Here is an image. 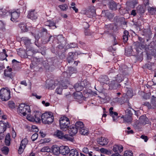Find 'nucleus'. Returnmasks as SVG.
Returning <instances> with one entry per match:
<instances>
[{
  "mask_svg": "<svg viewBox=\"0 0 156 156\" xmlns=\"http://www.w3.org/2000/svg\"><path fill=\"white\" fill-rule=\"evenodd\" d=\"M3 53H0V56H4V58H1V59L2 60H4L6 59L7 61V60L6 59V57L8 56L6 54V51L5 49H3Z\"/></svg>",
  "mask_w": 156,
  "mask_h": 156,
  "instance_id": "c03bdc74",
  "label": "nucleus"
},
{
  "mask_svg": "<svg viewBox=\"0 0 156 156\" xmlns=\"http://www.w3.org/2000/svg\"><path fill=\"white\" fill-rule=\"evenodd\" d=\"M118 4L113 0H111L108 2V5L109 9L113 11H116L117 9Z\"/></svg>",
  "mask_w": 156,
  "mask_h": 156,
  "instance_id": "ddd939ff",
  "label": "nucleus"
},
{
  "mask_svg": "<svg viewBox=\"0 0 156 156\" xmlns=\"http://www.w3.org/2000/svg\"><path fill=\"white\" fill-rule=\"evenodd\" d=\"M59 7L63 11L66 10L68 7L67 5L66 4L61 5H59Z\"/></svg>",
  "mask_w": 156,
  "mask_h": 156,
  "instance_id": "bf43d9fd",
  "label": "nucleus"
},
{
  "mask_svg": "<svg viewBox=\"0 0 156 156\" xmlns=\"http://www.w3.org/2000/svg\"><path fill=\"white\" fill-rule=\"evenodd\" d=\"M54 116L52 115H51L48 119H46V120L43 119V123L45 124H50L54 121Z\"/></svg>",
  "mask_w": 156,
  "mask_h": 156,
  "instance_id": "393cba45",
  "label": "nucleus"
},
{
  "mask_svg": "<svg viewBox=\"0 0 156 156\" xmlns=\"http://www.w3.org/2000/svg\"><path fill=\"white\" fill-rule=\"evenodd\" d=\"M105 27L107 30L111 29L113 27V25L111 23L107 25L105 24Z\"/></svg>",
  "mask_w": 156,
  "mask_h": 156,
  "instance_id": "338daca9",
  "label": "nucleus"
},
{
  "mask_svg": "<svg viewBox=\"0 0 156 156\" xmlns=\"http://www.w3.org/2000/svg\"><path fill=\"white\" fill-rule=\"evenodd\" d=\"M133 153L131 151H126L124 153V156H133Z\"/></svg>",
  "mask_w": 156,
  "mask_h": 156,
  "instance_id": "6e6d98bb",
  "label": "nucleus"
},
{
  "mask_svg": "<svg viewBox=\"0 0 156 156\" xmlns=\"http://www.w3.org/2000/svg\"><path fill=\"white\" fill-rule=\"evenodd\" d=\"M148 10L152 14H156V8L151 7L148 9Z\"/></svg>",
  "mask_w": 156,
  "mask_h": 156,
  "instance_id": "4d7b16f0",
  "label": "nucleus"
},
{
  "mask_svg": "<svg viewBox=\"0 0 156 156\" xmlns=\"http://www.w3.org/2000/svg\"><path fill=\"white\" fill-rule=\"evenodd\" d=\"M40 34L41 37V41L43 44H46L51 41H53L54 38V36L48 33L47 30L45 28H43L41 29Z\"/></svg>",
  "mask_w": 156,
  "mask_h": 156,
  "instance_id": "f257e3e1",
  "label": "nucleus"
},
{
  "mask_svg": "<svg viewBox=\"0 0 156 156\" xmlns=\"http://www.w3.org/2000/svg\"><path fill=\"white\" fill-rule=\"evenodd\" d=\"M51 115H52V114H50L47 112L43 114L41 116V119L42 122H43V119L45 120L46 119H48L50 116H51Z\"/></svg>",
  "mask_w": 156,
  "mask_h": 156,
  "instance_id": "a19ab883",
  "label": "nucleus"
},
{
  "mask_svg": "<svg viewBox=\"0 0 156 156\" xmlns=\"http://www.w3.org/2000/svg\"><path fill=\"white\" fill-rule=\"evenodd\" d=\"M62 86L60 85L57 88L56 92L58 94H61L62 93V91L63 88H62Z\"/></svg>",
  "mask_w": 156,
  "mask_h": 156,
  "instance_id": "3c124183",
  "label": "nucleus"
},
{
  "mask_svg": "<svg viewBox=\"0 0 156 156\" xmlns=\"http://www.w3.org/2000/svg\"><path fill=\"white\" fill-rule=\"evenodd\" d=\"M69 132L72 135H74L78 132L77 128L75 127L74 125H72L69 126V128H68Z\"/></svg>",
  "mask_w": 156,
  "mask_h": 156,
  "instance_id": "4be33fe9",
  "label": "nucleus"
},
{
  "mask_svg": "<svg viewBox=\"0 0 156 156\" xmlns=\"http://www.w3.org/2000/svg\"><path fill=\"white\" fill-rule=\"evenodd\" d=\"M68 71L70 74H73L77 72L76 69L72 67H70L68 68Z\"/></svg>",
  "mask_w": 156,
  "mask_h": 156,
  "instance_id": "09e8293b",
  "label": "nucleus"
},
{
  "mask_svg": "<svg viewBox=\"0 0 156 156\" xmlns=\"http://www.w3.org/2000/svg\"><path fill=\"white\" fill-rule=\"evenodd\" d=\"M20 13V9H18L16 11L11 12V21L14 22L19 17Z\"/></svg>",
  "mask_w": 156,
  "mask_h": 156,
  "instance_id": "9d476101",
  "label": "nucleus"
},
{
  "mask_svg": "<svg viewBox=\"0 0 156 156\" xmlns=\"http://www.w3.org/2000/svg\"><path fill=\"white\" fill-rule=\"evenodd\" d=\"M97 140L99 144L102 146L107 145L108 143V140L103 137H101L100 138L97 139Z\"/></svg>",
  "mask_w": 156,
  "mask_h": 156,
  "instance_id": "5701e85b",
  "label": "nucleus"
},
{
  "mask_svg": "<svg viewBox=\"0 0 156 156\" xmlns=\"http://www.w3.org/2000/svg\"><path fill=\"white\" fill-rule=\"evenodd\" d=\"M82 83L79 82L75 84L74 88L76 92H79L83 89L84 87L82 84Z\"/></svg>",
  "mask_w": 156,
  "mask_h": 156,
  "instance_id": "b1692460",
  "label": "nucleus"
},
{
  "mask_svg": "<svg viewBox=\"0 0 156 156\" xmlns=\"http://www.w3.org/2000/svg\"><path fill=\"white\" fill-rule=\"evenodd\" d=\"M1 151L3 154L6 155L8 154L9 151V149L7 147L4 146L2 148Z\"/></svg>",
  "mask_w": 156,
  "mask_h": 156,
  "instance_id": "a18cd8bd",
  "label": "nucleus"
},
{
  "mask_svg": "<svg viewBox=\"0 0 156 156\" xmlns=\"http://www.w3.org/2000/svg\"><path fill=\"white\" fill-rule=\"evenodd\" d=\"M60 147H59L56 145H53L51 147V151L53 154L56 155H58L60 154Z\"/></svg>",
  "mask_w": 156,
  "mask_h": 156,
  "instance_id": "6ab92c4d",
  "label": "nucleus"
},
{
  "mask_svg": "<svg viewBox=\"0 0 156 156\" xmlns=\"http://www.w3.org/2000/svg\"><path fill=\"white\" fill-rule=\"evenodd\" d=\"M54 133L55 135H56L57 137L61 139H62V137L64 135L63 132L58 130H57Z\"/></svg>",
  "mask_w": 156,
  "mask_h": 156,
  "instance_id": "e433bc0d",
  "label": "nucleus"
},
{
  "mask_svg": "<svg viewBox=\"0 0 156 156\" xmlns=\"http://www.w3.org/2000/svg\"><path fill=\"white\" fill-rule=\"evenodd\" d=\"M70 124H68L64 123H61L60 124V129L63 131H66L67 129L69 127Z\"/></svg>",
  "mask_w": 156,
  "mask_h": 156,
  "instance_id": "bb28decb",
  "label": "nucleus"
},
{
  "mask_svg": "<svg viewBox=\"0 0 156 156\" xmlns=\"http://www.w3.org/2000/svg\"><path fill=\"white\" fill-rule=\"evenodd\" d=\"M126 95L128 97H131L132 96V93L130 90H128L126 93Z\"/></svg>",
  "mask_w": 156,
  "mask_h": 156,
  "instance_id": "774afa93",
  "label": "nucleus"
},
{
  "mask_svg": "<svg viewBox=\"0 0 156 156\" xmlns=\"http://www.w3.org/2000/svg\"><path fill=\"white\" fill-rule=\"evenodd\" d=\"M57 39L59 44H65L66 43L67 40L62 35H59L57 36Z\"/></svg>",
  "mask_w": 156,
  "mask_h": 156,
  "instance_id": "aec40b11",
  "label": "nucleus"
},
{
  "mask_svg": "<svg viewBox=\"0 0 156 156\" xmlns=\"http://www.w3.org/2000/svg\"><path fill=\"white\" fill-rule=\"evenodd\" d=\"M69 48H75L77 46V44L75 43H70L67 45Z\"/></svg>",
  "mask_w": 156,
  "mask_h": 156,
  "instance_id": "680f3d73",
  "label": "nucleus"
},
{
  "mask_svg": "<svg viewBox=\"0 0 156 156\" xmlns=\"http://www.w3.org/2000/svg\"><path fill=\"white\" fill-rule=\"evenodd\" d=\"M5 145L9 146L10 144V138L9 134H7L5 137Z\"/></svg>",
  "mask_w": 156,
  "mask_h": 156,
  "instance_id": "4c0bfd02",
  "label": "nucleus"
},
{
  "mask_svg": "<svg viewBox=\"0 0 156 156\" xmlns=\"http://www.w3.org/2000/svg\"><path fill=\"white\" fill-rule=\"evenodd\" d=\"M38 136V134L37 133H35L32 135L31 139L33 141H34L37 138Z\"/></svg>",
  "mask_w": 156,
  "mask_h": 156,
  "instance_id": "e2e57ef3",
  "label": "nucleus"
},
{
  "mask_svg": "<svg viewBox=\"0 0 156 156\" xmlns=\"http://www.w3.org/2000/svg\"><path fill=\"white\" fill-rule=\"evenodd\" d=\"M124 74L123 73L122 74H119L116 76V77L115 78V80L118 83H120L123 80V75Z\"/></svg>",
  "mask_w": 156,
  "mask_h": 156,
  "instance_id": "ea45409f",
  "label": "nucleus"
},
{
  "mask_svg": "<svg viewBox=\"0 0 156 156\" xmlns=\"http://www.w3.org/2000/svg\"><path fill=\"white\" fill-rule=\"evenodd\" d=\"M126 115L124 116V120L127 122H131L132 120V116L133 115L131 111L127 109L125 111Z\"/></svg>",
  "mask_w": 156,
  "mask_h": 156,
  "instance_id": "0eeeda50",
  "label": "nucleus"
},
{
  "mask_svg": "<svg viewBox=\"0 0 156 156\" xmlns=\"http://www.w3.org/2000/svg\"><path fill=\"white\" fill-rule=\"evenodd\" d=\"M130 37L129 32L127 30H125L122 35V39L124 43L127 42L128 40V38Z\"/></svg>",
  "mask_w": 156,
  "mask_h": 156,
  "instance_id": "a878e982",
  "label": "nucleus"
},
{
  "mask_svg": "<svg viewBox=\"0 0 156 156\" xmlns=\"http://www.w3.org/2000/svg\"><path fill=\"white\" fill-rule=\"evenodd\" d=\"M27 16L28 18L34 20L37 19L38 15L37 13L35 12V10H31L29 12Z\"/></svg>",
  "mask_w": 156,
  "mask_h": 156,
  "instance_id": "2eb2a0df",
  "label": "nucleus"
},
{
  "mask_svg": "<svg viewBox=\"0 0 156 156\" xmlns=\"http://www.w3.org/2000/svg\"><path fill=\"white\" fill-rule=\"evenodd\" d=\"M19 26L23 32H26L28 31V28L27 27V25L25 23H21L19 24Z\"/></svg>",
  "mask_w": 156,
  "mask_h": 156,
  "instance_id": "cd10ccee",
  "label": "nucleus"
},
{
  "mask_svg": "<svg viewBox=\"0 0 156 156\" xmlns=\"http://www.w3.org/2000/svg\"><path fill=\"white\" fill-rule=\"evenodd\" d=\"M18 110L19 113L22 114L23 116H26L27 114L30 112V107L28 105H25L24 104L22 103L19 105Z\"/></svg>",
  "mask_w": 156,
  "mask_h": 156,
  "instance_id": "39448f33",
  "label": "nucleus"
},
{
  "mask_svg": "<svg viewBox=\"0 0 156 156\" xmlns=\"http://www.w3.org/2000/svg\"><path fill=\"white\" fill-rule=\"evenodd\" d=\"M105 16L109 20L112 19L113 16V14L107 11H105Z\"/></svg>",
  "mask_w": 156,
  "mask_h": 156,
  "instance_id": "49530a36",
  "label": "nucleus"
},
{
  "mask_svg": "<svg viewBox=\"0 0 156 156\" xmlns=\"http://www.w3.org/2000/svg\"><path fill=\"white\" fill-rule=\"evenodd\" d=\"M28 142V140L27 138H24L21 141L20 146L19 147L18 150V152L19 154H22Z\"/></svg>",
  "mask_w": 156,
  "mask_h": 156,
  "instance_id": "6e6552de",
  "label": "nucleus"
},
{
  "mask_svg": "<svg viewBox=\"0 0 156 156\" xmlns=\"http://www.w3.org/2000/svg\"><path fill=\"white\" fill-rule=\"evenodd\" d=\"M59 124L61 123H64L70 124V122L69 119L66 116H63L61 117L59 120Z\"/></svg>",
  "mask_w": 156,
  "mask_h": 156,
  "instance_id": "c756f323",
  "label": "nucleus"
},
{
  "mask_svg": "<svg viewBox=\"0 0 156 156\" xmlns=\"http://www.w3.org/2000/svg\"><path fill=\"white\" fill-rule=\"evenodd\" d=\"M39 52L43 55H45L46 54V48L44 47H41Z\"/></svg>",
  "mask_w": 156,
  "mask_h": 156,
  "instance_id": "13d9d810",
  "label": "nucleus"
},
{
  "mask_svg": "<svg viewBox=\"0 0 156 156\" xmlns=\"http://www.w3.org/2000/svg\"><path fill=\"white\" fill-rule=\"evenodd\" d=\"M65 44H59L56 47V52L61 59H63L66 57V52L67 49L65 48Z\"/></svg>",
  "mask_w": 156,
  "mask_h": 156,
  "instance_id": "7ed1b4c3",
  "label": "nucleus"
},
{
  "mask_svg": "<svg viewBox=\"0 0 156 156\" xmlns=\"http://www.w3.org/2000/svg\"><path fill=\"white\" fill-rule=\"evenodd\" d=\"M70 135L65 134L63 136L62 140L65 141H72L73 139Z\"/></svg>",
  "mask_w": 156,
  "mask_h": 156,
  "instance_id": "2f4dec72",
  "label": "nucleus"
},
{
  "mask_svg": "<svg viewBox=\"0 0 156 156\" xmlns=\"http://www.w3.org/2000/svg\"><path fill=\"white\" fill-rule=\"evenodd\" d=\"M133 51L132 47L131 46H128L125 50V55L127 56H129L132 55V52Z\"/></svg>",
  "mask_w": 156,
  "mask_h": 156,
  "instance_id": "473e14b6",
  "label": "nucleus"
},
{
  "mask_svg": "<svg viewBox=\"0 0 156 156\" xmlns=\"http://www.w3.org/2000/svg\"><path fill=\"white\" fill-rule=\"evenodd\" d=\"M136 9L137 12L140 14H142L144 13L145 11V9L144 6L139 5L136 8Z\"/></svg>",
  "mask_w": 156,
  "mask_h": 156,
  "instance_id": "f704fd0d",
  "label": "nucleus"
},
{
  "mask_svg": "<svg viewBox=\"0 0 156 156\" xmlns=\"http://www.w3.org/2000/svg\"><path fill=\"white\" fill-rule=\"evenodd\" d=\"M51 149L48 146L43 147L41 150V151L44 152H49L51 151Z\"/></svg>",
  "mask_w": 156,
  "mask_h": 156,
  "instance_id": "de8ad7c7",
  "label": "nucleus"
},
{
  "mask_svg": "<svg viewBox=\"0 0 156 156\" xmlns=\"http://www.w3.org/2000/svg\"><path fill=\"white\" fill-rule=\"evenodd\" d=\"M5 24L2 21L0 20V30H5Z\"/></svg>",
  "mask_w": 156,
  "mask_h": 156,
  "instance_id": "5fc2aeb1",
  "label": "nucleus"
},
{
  "mask_svg": "<svg viewBox=\"0 0 156 156\" xmlns=\"http://www.w3.org/2000/svg\"><path fill=\"white\" fill-rule=\"evenodd\" d=\"M10 97V91L8 88H3L0 90V98L2 101H7Z\"/></svg>",
  "mask_w": 156,
  "mask_h": 156,
  "instance_id": "20e7f679",
  "label": "nucleus"
},
{
  "mask_svg": "<svg viewBox=\"0 0 156 156\" xmlns=\"http://www.w3.org/2000/svg\"><path fill=\"white\" fill-rule=\"evenodd\" d=\"M41 113L39 111H34L33 113V115H28L27 118L30 121L40 123L41 120Z\"/></svg>",
  "mask_w": 156,
  "mask_h": 156,
  "instance_id": "f03ea898",
  "label": "nucleus"
},
{
  "mask_svg": "<svg viewBox=\"0 0 156 156\" xmlns=\"http://www.w3.org/2000/svg\"><path fill=\"white\" fill-rule=\"evenodd\" d=\"M143 105L144 106H147L148 109H152L151 103H150L148 102H144Z\"/></svg>",
  "mask_w": 156,
  "mask_h": 156,
  "instance_id": "052dcab7",
  "label": "nucleus"
},
{
  "mask_svg": "<svg viewBox=\"0 0 156 156\" xmlns=\"http://www.w3.org/2000/svg\"><path fill=\"white\" fill-rule=\"evenodd\" d=\"M60 154L63 155H66L68 154L69 152L70 149L67 146H60Z\"/></svg>",
  "mask_w": 156,
  "mask_h": 156,
  "instance_id": "4468645a",
  "label": "nucleus"
},
{
  "mask_svg": "<svg viewBox=\"0 0 156 156\" xmlns=\"http://www.w3.org/2000/svg\"><path fill=\"white\" fill-rule=\"evenodd\" d=\"M70 156H78L79 153L77 150L75 149H73L69 151Z\"/></svg>",
  "mask_w": 156,
  "mask_h": 156,
  "instance_id": "c9c22d12",
  "label": "nucleus"
},
{
  "mask_svg": "<svg viewBox=\"0 0 156 156\" xmlns=\"http://www.w3.org/2000/svg\"><path fill=\"white\" fill-rule=\"evenodd\" d=\"M151 46L150 45L148 46V50L147 51V58L148 60H150L153 56L154 58L156 57V50L152 48L151 49H149V48Z\"/></svg>",
  "mask_w": 156,
  "mask_h": 156,
  "instance_id": "423d86ee",
  "label": "nucleus"
},
{
  "mask_svg": "<svg viewBox=\"0 0 156 156\" xmlns=\"http://www.w3.org/2000/svg\"><path fill=\"white\" fill-rule=\"evenodd\" d=\"M105 78L107 79V77L106 76H102L99 78V79L101 82L104 83L105 82Z\"/></svg>",
  "mask_w": 156,
  "mask_h": 156,
  "instance_id": "69168bd1",
  "label": "nucleus"
},
{
  "mask_svg": "<svg viewBox=\"0 0 156 156\" xmlns=\"http://www.w3.org/2000/svg\"><path fill=\"white\" fill-rule=\"evenodd\" d=\"M49 24L48 27H49L51 29H54L56 28V27L55 25V23L52 20H49Z\"/></svg>",
  "mask_w": 156,
  "mask_h": 156,
  "instance_id": "79ce46f5",
  "label": "nucleus"
},
{
  "mask_svg": "<svg viewBox=\"0 0 156 156\" xmlns=\"http://www.w3.org/2000/svg\"><path fill=\"white\" fill-rule=\"evenodd\" d=\"M147 36H146L145 38H143L141 37H138V39L140 41L141 43H143L146 40L147 42L149 41L151 37V32L149 31L147 32Z\"/></svg>",
  "mask_w": 156,
  "mask_h": 156,
  "instance_id": "f3484780",
  "label": "nucleus"
},
{
  "mask_svg": "<svg viewBox=\"0 0 156 156\" xmlns=\"http://www.w3.org/2000/svg\"><path fill=\"white\" fill-rule=\"evenodd\" d=\"M100 151L101 153H104L108 155H110L112 154V151H108V150L104 148H101L100 149Z\"/></svg>",
  "mask_w": 156,
  "mask_h": 156,
  "instance_id": "37998d69",
  "label": "nucleus"
},
{
  "mask_svg": "<svg viewBox=\"0 0 156 156\" xmlns=\"http://www.w3.org/2000/svg\"><path fill=\"white\" fill-rule=\"evenodd\" d=\"M21 41H23L26 46L27 49L30 48V45L32 44L31 42V40L27 37H22L21 38Z\"/></svg>",
  "mask_w": 156,
  "mask_h": 156,
  "instance_id": "dca6fc26",
  "label": "nucleus"
},
{
  "mask_svg": "<svg viewBox=\"0 0 156 156\" xmlns=\"http://www.w3.org/2000/svg\"><path fill=\"white\" fill-rule=\"evenodd\" d=\"M31 128L33 131L35 133H37L38 131V129L36 126L35 125H32Z\"/></svg>",
  "mask_w": 156,
  "mask_h": 156,
  "instance_id": "0e129e2a",
  "label": "nucleus"
},
{
  "mask_svg": "<svg viewBox=\"0 0 156 156\" xmlns=\"http://www.w3.org/2000/svg\"><path fill=\"white\" fill-rule=\"evenodd\" d=\"M151 103L152 109H156V97L154 95L152 96Z\"/></svg>",
  "mask_w": 156,
  "mask_h": 156,
  "instance_id": "c85d7f7f",
  "label": "nucleus"
},
{
  "mask_svg": "<svg viewBox=\"0 0 156 156\" xmlns=\"http://www.w3.org/2000/svg\"><path fill=\"white\" fill-rule=\"evenodd\" d=\"M10 126L8 122L4 123L2 121H0V134L4 133L7 128H10Z\"/></svg>",
  "mask_w": 156,
  "mask_h": 156,
  "instance_id": "9b49d317",
  "label": "nucleus"
},
{
  "mask_svg": "<svg viewBox=\"0 0 156 156\" xmlns=\"http://www.w3.org/2000/svg\"><path fill=\"white\" fill-rule=\"evenodd\" d=\"M12 69L10 68L8 69H6L4 71V75L6 77H8L12 79L15 76V73H13V72H12Z\"/></svg>",
  "mask_w": 156,
  "mask_h": 156,
  "instance_id": "f8f14e48",
  "label": "nucleus"
},
{
  "mask_svg": "<svg viewBox=\"0 0 156 156\" xmlns=\"http://www.w3.org/2000/svg\"><path fill=\"white\" fill-rule=\"evenodd\" d=\"M139 122L142 125L151 124V122L146 115H142L139 118Z\"/></svg>",
  "mask_w": 156,
  "mask_h": 156,
  "instance_id": "1a4fd4ad",
  "label": "nucleus"
},
{
  "mask_svg": "<svg viewBox=\"0 0 156 156\" xmlns=\"http://www.w3.org/2000/svg\"><path fill=\"white\" fill-rule=\"evenodd\" d=\"M75 53L69 52L67 58V60L68 63H70L73 62L75 60Z\"/></svg>",
  "mask_w": 156,
  "mask_h": 156,
  "instance_id": "a211bd4d",
  "label": "nucleus"
},
{
  "mask_svg": "<svg viewBox=\"0 0 156 156\" xmlns=\"http://www.w3.org/2000/svg\"><path fill=\"white\" fill-rule=\"evenodd\" d=\"M8 12V11L5 9H2L0 10V15L2 16H5Z\"/></svg>",
  "mask_w": 156,
  "mask_h": 156,
  "instance_id": "603ef678",
  "label": "nucleus"
},
{
  "mask_svg": "<svg viewBox=\"0 0 156 156\" xmlns=\"http://www.w3.org/2000/svg\"><path fill=\"white\" fill-rule=\"evenodd\" d=\"M77 128V130H80L82 128H84V125L83 123L81 121H78L76 122L74 125Z\"/></svg>",
  "mask_w": 156,
  "mask_h": 156,
  "instance_id": "7c9ffc66",
  "label": "nucleus"
},
{
  "mask_svg": "<svg viewBox=\"0 0 156 156\" xmlns=\"http://www.w3.org/2000/svg\"><path fill=\"white\" fill-rule=\"evenodd\" d=\"M154 65V63L152 62H149L146 64L145 66L146 68L148 69L151 70L152 69V66Z\"/></svg>",
  "mask_w": 156,
  "mask_h": 156,
  "instance_id": "864d4df0",
  "label": "nucleus"
},
{
  "mask_svg": "<svg viewBox=\"0 0 156 156\" xmlns=\"http://www.w3.org/2000/svg\"><path fill=\"white\" fill-rule=\"evenodd\" d=\"M80 133L82 135H87L88 133V131L87 129L84 126V128H82L79 131Z\"/></svg>",
  "mask_w": 156,
  "mask_h": 156,
  "instance_id": "58836bf2",
  "label": "nucleus"
},
{
  "mask_svg": "<svg viewBox=\"0 0 156 156\" xmlns=\"http://www.w3.org/2000/svg\"><path fill=\"white\" fill-rule=\"evenodd\" d=\"M109 85L110 88L112 89H116L120 86V84L115 80L112 81L109 84Z\"/></svg>",
  "mask_w": 156,
  "mask_h": 156,
  "instance_id": "412c9836",
  "label": "nucleus"
},
{
  "mask_svg": "<svg viewBox=\"0 0 156 156\" xmlns=\"http://www.w3.org/2000/svg\"><path fill=\"white\" fill-rule=\"evenodd\" d=\"M8 105L9 108L12 109L14 108L15 107V103L12 101H9L8 102Z\"/></svg>",
  "mask_w": 156,
  "mask_h": 156,
  "instance_id": "8fccbe9b",
  "label": "nucleus"
},
{
  "mask_svg": "<svg viewBox=\"0 0 156 156\" xmlns=\"http://www.w3.org/2000/svg\"><path fill=\"white\" fill-rule=\"evenodd\" d=\"M27 51L26 52V54L27 55L29 56H32L34 53V51L31 47L29 48L28 49H27Z\"/></svg>",
  "mask_w": 156,
  "mask_h": 156,
  "instance_id": "72a5a7b5",
  "label": "nucleus"
}]
</instances>
